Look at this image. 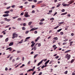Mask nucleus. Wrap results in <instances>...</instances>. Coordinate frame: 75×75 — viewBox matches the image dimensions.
I'll list each match as a JSON object with an SVG mask.
<instances>
[{
    "label": "nucleus",
    "instance_id": "1",
    "mask_svg": "<svg viewBox=\"0 0 75 75\" xmlns=\"http://www.w3.org/2000/svg\"><path fill=\"white\" fill-rule=\"evenodd\" d=\"M18 37V34H16V33H14L13 34L12 38L14 39L15 38H17Z\"/></svg>",
    "mask_w": 75,
    "mask_h": 75
},
{
    "label": "nucleus",
    "instance_id": "2",
    "mask_svg": "<svg viewBox=\"0 0 75 75\" xmlns=\"http://www.w3.org/2000/svg\"><path fill=\"white\" fill-rule=\"evenodd\" d=\"M66 58H67L68 60H69L70 58H71V55L68 54H67L65 56Z\"/></svg>",
    "mask_w": 75,
    "mask_h": 75
},
{
    "label": "nucleus",
    "instance_id": "3",
    "mask_svg": "<svg viewBox=\"0 0 75 75\" xmlns=\"http://www.w3.org/2000/svg\"><path fill=\"white\" fill-rule=\"evenodd\" d=\"M30 16L29 15H28V12H25V17H30Z\"/></svg>",
    "mask_w": 75,
    "mask_h": 75
},
{
    "label": "nucleus",
    "instance_id": "4",
    "mask_svg": "<svg viewBox=\"0 0 75 75\" xmlns=\"http://www.w3.org/2000/svg\"><path fill=\"white\" fill-rule=\"evenodd\" d=\"M33 50H34V51H35V50H37V47H36V46H34L32 48L31 51H33Z\"/></svg>",
    "mask_w": 75,
    "mask_h": 75
},
{
    "label": "nucleus",
    "instance_id": "5",
    "mask_svg": "<svg viewBox=\"0 0 75 75\" xmlns=\"http://www.w3.org/2000/svg\"><path fill=\"white\" fill-rule=\"evenodd\" d=\"M9 50V51H12V48L11 47H9L7 49H6V50Z\"/></svg>",
    "mask_w": 75,
    "mask_h": 75
},
{
    "label": "nucleus",
    "instance_id": "6",
    "mask_svg": "<svg viewBox=\"0 0 75 75\" xmlns=\"http://www.w3.org/2000/svg\"><path fill=\"white\" fill-rule=\"evenodd\" d=\"M44 61V59H43L39 63H38L37 66H39L42 63V62Z\"/></svg>",
    "mask_w": 75,
    "mask_h": 75
},
{
    "label": "nucleus",
    "instance_id": "7",
    "mask_svg": "<svg viewBox=\"0 0 75 75\" xmlns=\"http://www.w3.org/2000/svg\"><path fill=\"white\" fill-rule=\"evenodd\" d=\"M9 14H5L3 15V17H8L9 16Z\"/></svg>",
    "mask_w": 75,
    "mask_h": 75
},
{
    "label": "nucleus",
    "instance_id": "8",
    "mask_svg": "<svg viewBox=\"0 0 75 75\" xmlns=\"http://www.w3.org/2000/svg\"><path fill=\"white\" fill-rule=\"evenodd\" d=\"M30 37L26 38V39L25 40L24 42H26V41H27V40H28V39H30Z\"/></svg>",
    "mask_w": 75,
    "mask_h": 75
},
{
    "label": "nucleus",
    "instance_id": "9",
    "mask_svg": "<svg viewBox=\"0 0 75 75\" xmlns=\"http://www.w3.org/2000/svg\"><path fill=\"white\" fill-rule=\"evenodd\" d=\"M10 13V11H6L4 12L5 14H8Z\"/></svg>",
    "mask_w": 75,
    "mask_h": 75
},
{
    "label": "nucleus",
    "instance_id": "10",
    "mask_svg": "<svg viewBox=\"0 0 75 75\" xmlns=\"http://www.w3.org/2000/svg\"><path fill=\"white\" fill-rule=\"evenodd\" d=\"M73 3H74V1H71L69 2V4H72Z\"/></svg>",
    "mask_w": 75,
    "mask_h": 75
},
{
    "label": "nucleus",
    "instance_id": "11",
    "mask_svg": "<svg viewBox=\"0 0 75 75\" xmlns=\"http://www.w3.org/2000/svg\"><path fill=\"white\" fill-rule=\"evenodd\" d=\"M14 44V43L13 42H10L9 44V46H11L13 45Z\"/></svg>",
    "mask_w": 75,
    "mask_h": 75
},
{
    "label": "nucleus",
    "instance_id": "12",
    "mask_svg": "<svg viewBox=\"0 0 75 75\" xmlns=\"http://www.w3.org/2000/svg\"><path fill=\"white\" fill-rule=\"evenodd\" d=\"M40 37L39 36L38 37L37 39L35 40V41L37 42L38 41V40H39V39H40Z\"/></svg>",
    "mask_w": 75,
    "mask_h": 75
},
{
    "label": "nucleus",
    "instance_id": "13",
    "mask_svg": "<svg viewBox=\"0 0 75 75\" xmlns=\"http://www.w3.org/2000/svg\"><path fill=\"white\" fill-rule=\"evenodd\" d=\"M53 39L55 40H58V38L57 37H55L53 38Z\"/></svg>",
    "mask_w": 75,
    "mask_h": 75
},
{
    "label": "nucleus",
    "instance_id": "14",
    "mask_svg": "<svg viewBox=\"0 0 75 75\" xmlns=\"http://www.w3.org/2000/svg\"><path fill=\"white\" fill-rule=\"evenodd\" d=\"M67 12L63 13L61 14V16H63L64 15H65V14H67Z\"/></svg>",
    "mask_w": 75,
    "mask_h": 75
},
{
    "label": "nucleus",
    "instance_id": "15",
    "mask_svg": "<svg viewBox=\"0 0 75 75\" xmlns=\"http://www.w3.org/2000/svg\"><path fill=\"white\" fill-rule=\"evenodd\" d=\"M50 60H48L47 61H46L45 63V64H47L48 63V62H50Z\"/></svg>",
    "mask_w": 75,
    "mask_h": 75
},
{
    "label": "nucleus",
    "instance_id": "16",
    "mask_svg": "<svg viewBox=\"0 0 75 75\" xmlns=\"http://www.w3.org/2000/svg\"><path fill=\"white\" fill-rule=\"evenodd\" d=\"M38 54H36L35 55L34 57V58H35L37 57H38Z\"/></svg>",
    "mask_w": 75,
    "mask_h": 75
},
{
    "label": "nucleus",
    "instance_id": "17",
    "mask_svg": "<svg viewBox=\"0 0 75 75\" xmlns=\"http://www.w3.org/2000/svg\"><path fill=\"white\" fill-rule=\"evenodd\" d=\"M74 61H75V59H72L71 61V62H70L71 63H73L74 62Z\"/></svg>",
    "mask_w": 75,
    "mask_h": 75
},
{
    "label": "nucleus",
    "instance_id": "18",
    "mask_svg": "<svg viewBox=\"0 0 75 75\" xmlns=\"http://www.w3.org/2000/svg\"><path fill=\"white\" fill-rule=\"evenodd\" d=\"M35 44V43H34L33 44H32L31 45V47H34Z\"/></svg>",
    "mask_w": 75,
    "mask_h": 75
},
{
    "label": "nucleus",
    "instance_id": "19",
    "mask_svg": "<svg viewBox=\"0 0 75 75\" xmlns=\"http://www.w3.org/2000/svg\"><path fill=\"white\" fill-rule=\"evenodd\" d=\"M34 30H35L34 28H32L30 30V31H34Z\"/></svg>",
    "mask_w": 75,
    "mask_h": 75
},
{
    "label": "nucleus",
    "instance_id": "20",
    "mask_svg": "<svg viewBox=\"0 0 75 75\" xmlns=\"http://www.w3.org/2000/svg\"><path fill=\"white\" fill-rule=\"evenodd\" d=\"M8 41V38H6L5 40V41L6 42H7V41Z\"/></svg>",
    "mask_w": 75,
    "mask_h": 75
},
{
    "label": "nucleus",
    "instance_id": "21",
    "mask_svg": "<svg viewBox=\"0 0 75 75\" xmlns=\"http://www.w3.org/2000/svg\"><path fill=\"white\" fill-rule=\"evenodd\" d=\"M23 42V40H21L19 42V44H21Z\"/></svg>",
    "mask_w": 75,
    "mask_h": 75
},
{
    "label": "nucleus",
    "instance_id": "22",
    "mask_svg": "<svg viewBox=\"0 0 75 75\" xmlns=\"http://www.w3.org/2000/svg\"><path fill=\"white\" fill-rule=\"evenodd\" d=\"M18 16H17L16 17H13L12 18H13V19H15V18H18Z\"/></svg>",
    "mask_w": 75,
    "mask_h": 75
},
{
    "label": "nucleus",
    "instance_id": "23",
    "mask_svg": "<svg viewBox=\"0 0 75 75\" xmlns=\"http://www.w3.org/2000/svg\"><path fill=\"white\" fill-rule=\"evenodd\" d=\"M70 51H71V50H67V51H66L65 52V53H67V52H70Z\"/></svg>",
    "mask_w": 75,
    "mask_h": 75
},
{
    "label": "nucleus",
    "instance_id": "24",
    "mask_svg": "<svg viewBox=\"0 0 75 75\" xmlns=\"http://www.w3.org/2000/svg\"><path fill=\"white\" fill-rule=\"evenodd\" d=\"M32 24V22H30L28 23V25H31Z\"/></svg>",
    "mask_w": 75,
    "mask_h": 75
},
{
    "label": "nucleus",
    "instance_id": "25",
    "mask_svg": "<svg viewBox=\"0 0 75 75\" xmlns=\"http://www.w3.org/2000/svg\"><path fill=\"white\" fill-rule=\"evenodd\" d=\"M22 30H25V27H23L22 28Z\"/></svg>",
    "mask_w": 75,
    "mask_h": 75
},
{
    "label": "nucleus",
    "instance_id": "26",
    "mask_svg": "<svg viewBox=\"0 0 75 75\" xmlns=\"http://www.w3.org/2000/svg\"><path fill=\"white\" fill-rule=\"evenodd\" d=\"M44 21H45V19L44 18L40 20L41 22H42Z\"/></svg>",
    "mask_w": 75,
    "mask_h": 75
},
{
    "label": "nucleus",
    "instance_id": "27",
    "mask_svg": "<svg viewBox=\"0 0 75 75\" xmlns=\"http://www.w3.org/2000/svg\"><path fill=\"white\" fill-rule=\"evenodd\" d=\"M40 25H42L44 23L43 22H40L39 23Z\"/></svg>",
    "mask_w": 75,
    "mask_h": 75
},
{
    "label": "nucleus",
    "instance_id": "28",
    "mask_svg": "<svg viewBox=\"0 0 75 75\" xmlns=\"http://www.w3.org/2000/svg\"><path fill=\"white\" fill-rule=\"evenodd\" d=\"M62 30V28L59 29L58 30H57V32H59L61 31Z\"/></svg>",
    "mask_w": 75,
    "mask_h": 75
},
{
    "label": "nucleus",
    "instance_id": "29",
    "mask_svg": "<svg viewBox=\"0 0 75 75\" xmlns=\"http://www.w3.org/2000/svg\"><path fill=\"white\" fill-rule=\"evenodd\" d=\"M33 71V69H29L27 71V72H30V71Z\"/></svg>",
    "mask_w": 75,
    "mask_h": 75
},
{
    "label": "nucleus",
    "instance_id": "30",
    "mask_svg": "<svg viewBox=\"0 0 75 75\" xmlns=\"http://www.w3.org/2000/svg\"><path fill=\"white\" fill-rule=\"evenodd\" d=\"M64 23V22H60L59 23V24H60V25H62V24H63V23Z\"/></svg>",
    "mask_w": 75,
    "mask_h": 75
},
{
    "label": "nucleus",
    "instance_id": "31",
    "mask_svg": "<svg viewBox=\"0 0 75 75\" xmlns=\"http://www.w3.org/2000/svg\"><path fill=\"white\" fill-rule=\"evenodd\" d=\"M59 27V26H57L56 27H55L54 28V29H57V28H58Z\"/></svg>",
    "mask_w": 75,
    "mask_h": 75
},
{
    "label": "nucleus",
    "instance_id": "32",
    "mask_svg": "<svg viewBox=\"0 0 75 75\" xmlns=\"http://www.w3.org/2000/svg\"><path fill=\"white\" fill-rule=\"evenodd\" d=\"M61 4H59L57 5V7H59L61 6Z\"/></svg>",
    "mask_w": 75,
    "mask_h": 75
},
{
    "label": "nucleus",
    "instance_id": "33",
    "mask_svg": "<svg viewBox=\"0 0 75 75\" xmlns=\"http://www.w3.org/2000/svg\"><path fill=\"white\" fill-rule=\"evenodd\" d=\"M68 39H65V40H63V42H66V41H68Z\"/></svg>",
    "mask_w": 75,
    "mask_h": 75
},
{
    "label": "nucleus",
    "instance_id": "34",
    "mask_svg": "<svg viewBox=\"0 0 75 75\" xmlns=\"http://www.w3.org/2000/svg\"><path fill=\"white\" fill-rule=\"evenodd\" d=\"M60 34L61 35H63L64 34V33L63 32H60Z\"/></svg>",
    "mask_w": 75,
    "mask_h": 75
},
{
    "label": "nucleus",
    "instance_id": "35",
    "mask_svg": "<svg viewBox=\"0 0 75 75\" xmlns=\"http://www.w3.org/2000/svg\"><path fill=\"white\" fill-rule=\"evenodd\" d=\"M29 33V31H26L25 33V34H28Z\"/></svg>",
    "mask_w": 75,
    "mask_h": 75
},
{
    "label": "nucleus",
    "instance_id": "36",
    "mask_svg": "<svg viewBox=\"0 0 75 75\" xmlns=\"http://www.w3.org/2000/svg\"><path fill=\"white\" fill-rule=\"evenodd\" d=\"M38 47H41V43H39L38 44Z\"/></svg>",
    "mask_w": 75,
    "mask_h": 75
},
{
    "label": "nucleus",
    "instance_id": "37",
    "mask_svg": "<svg viewBox=\"0 0 75 75\" xmlns=\"http://www.w3.org/2000/svg\"><path fill=\"white\" fill-rule=\"evenodd\" d=\"M11 7V6H9L8 7H7V8H6V9L7 10H8V9H9V8H10Z\"/></svg>",
    "mask_w": 75,
    "mask_h": 75
},
{
    "label": "nucleus",
    "instance_id": "38",
    "mask_svg": "<svg viewBox=\"0 0 75 75\" xmlns=\"http://www.w3.org/2000/svg\"><path fill=\"white\" fill-rule=\"evenodd\" d=\"M21 20V18H18V21H20Z\"/></svg>",
    "mask_w": 75,
    "mask_h": 75
},
{
    "label": "nucleus",
    "instance_id": "39",
    "mask_svg": "<svg viewBox=\"0 0 75 75\" xmlns=\"http://www.w3.org/2000/svg\"><path fill=\"white\" fill-rule=\"evenodd\" d=\"M20 14L21 16H23L24 15V12H22Z\"/></svg>",
    "mask_w": 75,
    "mask_h": 75
},
{
    "label": "nucleus",
    "instance_id": "40",
    "mask_svg": "<svg viewBox=\"0 0 75 75\" xmlns=\"http://www.w3.org/2000/svg\"><path fill=\"white\" fill-rule=\"evenodd\" d=\"M11 21V19H7L6 20V21Z\"/></svg>",
    "mask_w": 75,
    "mask_h": 75
},
{
    "label": "nucleus",
    "instance_id": "41",
    "mask_svg": "<svg viewBox=\"0 0 75 75\" xmlns=\"http://www.w3.org/2000/svg\"><path fill=\"white\" fill-rule=\"evenodd\" d=\"M54 20V18H52L50 19V20Z\"/></svg>",
    "mask_w": 75,
    "mask_h": 75
},
{
    "label": "nucleus",
    "instance_id": "42",
    "mask_svg": "<svg viewBox=\"0 0 75 75\" xmlns=\"http://www.w3.org/2000/svg\"><path fill=\"white\" fill-rule=\"evenodd\" d=\"M58 58H59V56H57L55 57V58H56V59H58Z\"/></svg>",
    "mask_w": 75,
    "mask_h": 75
},
{
    "label": "nucleus",
    "instance_id": "43",
    "mask_svg": "<svg viewBox=\"0 0 75 75\" xmlns=\"http://www.w3.org/2000/svg\"><path fill=\"white\" fill-rule=\"evenodd\" d=\"M68 73V71H66L64 72L65 74H67V73Z\"/></svg>",
    "mask_w": 75,
    "mask_h": 75
},
{
    "label": "nucleus",
    "instance_id": "44",
    "mask_svg": "<svg viewBox=\"0 0 75 75\" xmlns=\"http://www.w3.org/2000/svg\"><path fill=\"white\" fill-rule=\"evenodd\" d=\"M63 6L65 7V6H67V4H63Z\"/></svg>",
    "mask_w": 75,
    "mask_h": 75
},
{
    "label": "nucleus",
    "instance_id": "45",
    "mask_svg": "<svg viewBox=\"0 0 75 75\" xmlns=\"http://www.w3.org/2000/svg\"><path fill=\"white\" fill-rule=\"evenodd\" d=\"M12 58H13V57H11L9 59L10 61H11Z\"/></svg>",
    "mask_w": 75,
    "mask_h": 75
},
{
    "label": "nucleus",
    "instance_id": "46",
    "mask_svg": "<svg viewBox=\"0 0 75 75\" xmlns=\"http://www.w3.org/2000/svg\"><path fill=\"white\" fill-rule=\"evenodd\" d=\"M28 2L27 1H26L25 2L24 4H28Z\"/></svg>",
    "mask_w": 75,
    "mask_h": 75
},
{
    "label": "nucleus",
    "instance_id": "47",
    "mask_svg": "<svg viewBox=\"0 0 75 75\" xmlns=\"http://www.w3.org/2000/svg\"><path fill=\"white\" fill-rule=\"evenodd\" d=\"M35 67H34L33 69H32L33 71H34V69H35Z\"/></svg>",
    "mask_w": 75,
    "mask_h": 75
},
{
    "label": "nucleus",
    "instance_id": "48",
    "mask_svg": "<svg viewBox=\"0 0 75 75\" xmlns=\"http://www.w3.org/2000/svg\"><path fill=\"white\" fill-rule=\"evenodd\" d=\"M11 7H12V8H14V7H15V5H12L11 6Z\"/></svg>",
    "mask_w": 75,
    "mask_h": 75
},
{
    "label": "nucleus",
    "instance_id": "49",
    "mask_svg": "<svg viewBox=\"0 0 75 75\" xmlns=\"http://www.w3.org/2000/svg\"><path fill=\"white\" fill-rule=\"evenodd\" d=\"M36 71H34V72H33V73H32V75H34V74H35V73H36Z\"/></svg>",
    "mask_w": 75,
    "mask_h": 75
},
{
    "label": "nucleus",
    "instance_id": "50",
    "mask_svg": "<svg viewBox=\"0 0 75 75\" xmlns=\"http://www.w3.org/2000/svg\"><path fill=\"white\" fill-rule=\"evenodd\" d=\"M23 26H24V27H25V25H26V23H24L23 24Z\"/></svg>",
    "mask_w": 75,
    "mask_h": 75
},
{
    "label": "nucleus",
    "instance_id": "51",
    "mask_svg": "<svg viewBox=\"0 0 75 75\" xmlns=\"http://www.w3.org/2000/svg\"><path fill=\"white\" fill-rule=\"evenodd\" d=\"M37 33H38V32L37 31H35L34 32V34H37Z\"/></svg>",
    "mask_w": 75,
    "mask_h": 75
},
{
    "label": "nucleus",
    "instance_id": "52",
    "mask_svg": "<svg viewBox=\"0 0 75 75\" xmlns=\"http://www.w3.org/2000/svg\"><path fill=\"white\" fill-rule=\"evenodd\" d=\"M33 1H34V2H35V3H36V2H37V0H34Z\"/></svg>",
    "mask_w": 75,
    "mask_h": 75
},
{
    "label": "nucleus",
    "instance_id": "53",
    "mask_svg": "<svg viewBox=\"0 0 75 75\" xmlns=\"http://www.w3.org/2000/svg\"><path fill=\"white\" fill-rule=\"evenodd\" d=\"M34 7H35V6H34V5H33L32 6V8H34Z\"/></svg>",
    "mask_w": 75,
    "mask_h": 75
},
{
    "label": "nucleus",
    "instance_id": "54",
    "mask_svg": "<svg viewBox=\"0 0 75 75\" xmlns=\"http://www.w3.org/2000/svg\"><path fill=\"white\" fill-rule=\"evenodd\" d=\"M67 44V43L64 42L63 43L62 45H66Z\"/></svg>",
    "mask_w": 75,
    "mask_h": 75
},
{
    "label": "nucleus",
    "instance_id": "55",
    "mask_svg": "<svg viewBox=\"0 0 75 75\" xmlns=\"http://www.w3.org/2000/svg\"><path fill=\"white\" fill-rule=\"evenodd\" d=\"M71 35L72 36H73V35H74V33H72L71 34Z\"/></svg>",
    "mask_w": 75,
    "mask_h": 75
},
{
    "label": "nucleus",
    "instance_id": "56",
    "mask_svg": "<svg viewBox=\"0 0 75 75\" xmlns=\"http://www.w3.org/2000/svg\"><path fill=\"white\" fill-rule=\"evenodd\" d=\"M34 54V52L33 51H32L30 53V54L31 55H32V54Z\"/></svg>",
    "mask_w": 75,
    "mask_h": 75
},
{
    "label": "nucleus",
    "instance_id": "57",
    "mask_svg": "<svg viewBox=\"0 0 75 75\" xmlns=\"http://www.w3.org/2000/svg\"><path fill=\"white\" fill-rule=\"evenodd\" d=\"M42 72H40L39 74V75H42Z\"/></svg>",
    "mask_w": 75,
    "mask_h": 75
},
{
    "label": "nucleus",
    "instance_id": "58",
    "mask_svg": "<svg viewBox=\"0 0 75 75\" xmlns=\"http://www.w3.org/2000/svg\"><path fill=\"white\" fill-rule=\"evenodd\" d=\"M5 71H7L8 70V68L6 67L5 69Z\"/></svg>",
    "mask_w": 75,
    "mask_h": 75
},
{
    "label": "nucleus",
    "instance_id": "59",
    "mask_svg": "<svg viewBox=\"0 0 75 75\" xmlns=\"http://www.w3.org/2000/svg\"><path fill=\"white\" fill-rule=\"evenodd\" d=\"M62 12H64L65 11V9H63L62 10Z\"/></svg>",
    "mask_w": 75,
    "mask_h": 75
},
{
    "label": "nucleus",
    "instance_id": "60",
    "mask_svg": "<svg viewBox=\"0 0 75 75\" xmlns=\"http://www.w3.org/2000/svg\"><path fill=\"white\" fill-rule=\"evenodd\" d=\"M57 47H54V50H56V49H57Z\"/></svg>",
    "mask_w": 75,
    "mask_h": 75
},
{
    "label": "nucleus",
    "instance_id": "61",
    "mask_svg": "<svg viewBox=\"0 0 75 75\" xmlns=\"http://www.w3.org/2000/svg\"><path fill=\"white\" fill-rule=\"evenodd\" d=\"M30 64V61H29L27 63L28 65H29Z\"/></svg>",
    "mask_w": 75,
    "mask_h": 75
},
{
    "label": "nucleus",
    "instance_id": "62",
    "mask_svg": "<svg viewBox=\"0 0 75 75\" xmlns=\"http://www.w3.org/2000/svg\"><path fill=\"white\" fill-rule=\"evenodd\" d=\"M44 65H43L42 67H41V68L42 69H43V68H44Z\"/></svg>",
    "mask_w": 75,
    "mask_h": 75
},
{
    "label": "nucleus",
    "instance_id": "63",
    "mask_svg": "<svg viewBox=\"0 0 75 75\" xmlns=\"http://www.w3.org/2000/svg\"><path fill=\"white\" fill-rule=\"evenodd\" d=\"M20 52H21V51H17V53L18 54V53H20Z\"/></svg>",
    "mask_w": 75,
    "mask_h": 75
},
{
    "label": "nucleus",
    "instance_id": "64",
    "mask_svg": "<svg viewBox=\"0 0 75 75\" xmlns=\"http://www.w3.org/2000/svg\"><path fill=\"white\" fill-rule=\"evenodd\" d=\"M55 47H56V45H54L53 46V48H55Z\"/></svg>",
    "mask_w": 75,
    "mask_h": 75
}]
</instances>
